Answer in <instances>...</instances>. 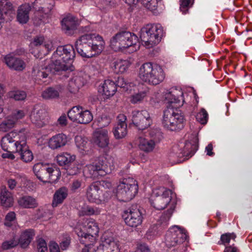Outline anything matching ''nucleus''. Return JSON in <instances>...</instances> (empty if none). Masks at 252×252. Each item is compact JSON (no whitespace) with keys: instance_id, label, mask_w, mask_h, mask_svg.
I'll return each mask as SVG.
<instances>
[{"instance_id":"obj_1","label":"nucleus","mask_w":252,"mask_h":252,"mask_svg":"<svg viewBox=\"0 0 252 252\" xmlns=\"http://www.w3.org/2000/svg\"><path fill=\"white\" fill-rule=\"evenodd\" d=\"M105 42L103 38L95 33L85 34L76 41L75 46L78 53L82 57L90 58L103 51Z\"/></svg>"},{"instance_id":"obj_2","label":"nucleus","mask_w":252,"mask_h":252,"mask_svg":"<svg viewBox=\"0 0 252 252\" xmlns=\"http://www.w3.org/2000/svg\"><path fill=\"white\" fill-rule=\"evenodd\" d=\"M75 57L74 49L72 45L59 46L53 55L51 67L59 72L68 70Z\"/></svg>"},{"instance_id":"obj_3","label":"nucleus","mask_w":252,"mask_h":252,"mask_svg":"<svg viewBox=\"0 0 252 252\" xmlns=\"http://www.w3.org/2000/svg\"><path fill=\"white\" fill-rule=\"evenodd\" d=\"M115 159L111 156L99 157L92 163L86 165L85 172L93 178L104 176L110 173L114 169Z\"/></svg>"},{"instance_id":"obj_4","label":"nucleus","mask_w":252,"mask_h":252,"mask_svg":"<svg viewBox=\"0 0 252 252\" xmlns=\"http://www.w3.org/2000/svg\"><path fill=\"white\" fill-rule=\"evenodd\" d=\"M139 76L143 81L156 85L163 81L165 74L160 66L147 63L140 67Z\"/></svg>"},{"instance_id":"obj_5","label":"nucleus","mask_w":252,"mask_h":252,"mask_svg":"<svg viewBox=\"0 0 252 252\" xmlns=\"http://www.w3.org/2000/svg\"><path fill=\"white\" fill-rule=\"evenodd\" d=\"M138 190L137 181L133 178L128 177L120 180L116 194L121 200L126 202L131 200L137 193Z\"/></svg>"},{"instance_id":"obj_6","label":"nucleus","mask_w":252,"mask_h":252,"mask_svg":"<svg viewBox=\"0 0 252 252\" xmlns=\"http://www.w3.org/2000/svg\"><path fill=\"white\" fill-rule=\"evenodd\" d=\"M163 30L160 25H147L140 31V38L145 45L151 48L158 44L163 35Z\"/></svg>"},{"instance_id":"obj_7","label":"nucleus","mask_w":252,"mask_h":252,"mask_svg":"<svg viewBox=\"0 0 252 252\" xmlns=\"http://www.w3.org/2000/svg\"><path fill=\"white\" fill-rule=\"evenodd\" d=\"M138 42V37L127 31L117 33L110 40V46L115 51H119L129 47L135 46Z\"/></svg>"},{"instance_id":"obj_8","label":"nucleus","mask_w":252,"mask_h":252,"mask_svg":"<svg viewBox=\"0 0 252 252\" xmlns=\"http://www.w3.org/2000/svg\"><path fill=\"white\" fill-rule=\"evenodd\" d=\"M163 126L171 131L182 129L185 125V119L183 115L177 110L167 109L163 111L162 119Z\"/></svg>"},{"instance_id":"obj_9","label":"nucleus","mask_w":252,"mask_h":252,"mask_svg":"<svg viewBox=\"0 0 252 252\" xmlns=\"http://www.w3.org/2000/svg\"><path fill=\"white\" fill-rule=\"evenodd\" d=\"M54 0H35L33 8L35 9L33 18L34 23L37 25L46 22L52 13L54 6Z\"/></svg>"},{"instance_id":"obj_10","label":"nucleus","mask_w":252,"mask_h":252,"mask_svg":"<svg viewBox=\"0 0 252 252\" xmlns=\"http://www.w3.org/2000/svg\"><path fill=\"white\" fill-rule=\"evenodd\" d=\"M33 171L36 177L44 183L54 182L60 176V172L57 168L50 167L41 163L34 164Z\"/></svg>"},{"instance_id":"obj_11","label":"nucleus","mask_w":252,"mask_h":252,"mask_svg":"<svg viewBox=\"0 0 252 252\" xmlns=\"http://www.w3.org/2000/svg\"><path fill=\"white\" fill-rule=\"evenodd\" d=\"M171 190L164 187L155 189L150 199L151 205L157 210L164 209L171 200Z\"/></svg>"},{"instance_id":"obj_12","label":"nucleus","mask_w":252,"mask_h":252,"mask_svg":"<svg viewBox=\"0 0 252 252\" xmlns=\"http://www.w3.org/2000/svg\"><path fill=\"white\" fill-rule=\"evenodd\" d=\"M198 139L195 138L193 143L188 141L185 144L175 145L173 146L170 154L171 158H188L194 155L198 149Z\"/></svg>"},{"instance_id":"obj_13","label":"nucleus","mask_w":252,"mask_h":252,"mask_svg":"<svg viewBox=\"0 0 252 252\" xmlns=\"http://www.w3.org/2000/svg\"><path fill=\"white\" fill-rule=\"evenodd\" d=\"M188 238L187 231L178 226L171 227L165 235V243L167 247H174L182 244Z\"/></svg>"},{"instance_id":"obj_14","label":"nucleus","mask_w":252,"mask_h":252,"mask_svg":"<svg viewBox=\"0 0 252 252\" xmlns=\"http://www.w3.org/2000/svg\"><path fill=\"white\" fill-rule=\"evenodd\" d=\"M67 116L72 122L82 124H89L93 119V114L90 111L80 106L73 107L68 111Z\"/></svg>"},{"instance_id":"obj_15","label":"nucleus","mask_w":252,"mask_h":252,"mask_svg":"<svg viewBox=\"0 0 252 252\" xmlns=\"http://www.w3.org/2000/svg\"><path fill=\"white\" fill-rule=\"evenodd\" d=\"M132 122L138 129L144 130L152 125V119L147 111L135 110L132 112Z\"/></svg>"},{"instance_id":"obj_16","label":"nucleus","mask_w":252,"mask_h":252,"mask_svg":"<svg viewBox=\"0 0 252 252\" xmlns=\"http://www.w3.org/2000/svg\"><path fill=\"white\" fill-rule=\"evenodd\" d=\"M22 136L16 132L8 133L1 140L2 149L6 152H16L21 143Z\"/></svg>"},{"instance_id":"obj_17","label":"nucleus","mask_w":252,"mask_h":252,"mask_svg":"<svg viewBox=\"0 0 252 252\" xmlns=\"http://www.w3.org/2000/svg\"><path fill=\"white\" fill-rule=\"evenodd\" d=\"M123 218L126 224L132 227H136L143 221V217L140 210L136 206H132L124 211Z\"/></svg>"},{"instance_id":"obj_18","label":"nucleus","mask_w":252,"mask_h":252,"mask_svg":"<svg viewBox=\"0 0 252 252\" xmlns=\"http://www.w3.org/2000/svg\"><path fill=\"white\" fill-rule=\"evenodd\" d=\"M106 193L107 195L102 196L101 195L102 194V190L99 189L97 184L93 183L87 189L86 196L89 202L99 204L110 197L111 194L109 193L108 191H106Z\"/></svg>"},{"instance_id":"obj_19","label":"nucleus","mask_w":252,"mask_h":252,"mask_svg":"<svg viewBox=\"0 0 252 252\" xmlns=\"http://www.w3.org/2000/svg\"><path fill=\"white\" fill-rule=\"evenodd\" d=\"M30 119L32 123L37 127H43L48 123V113L42 106L36 105L31 112Z\"/></svg>"},{"instance_id":"obj_20","label":"nucleus","mask_w":252,"mask_h":252,"mask_svg":"<svg viewBox=\"0 0 252 252\" xmlns=\"http://www.w3.org/2000/svg\"><path fill=\"white\" fill-rule=\"evenodd\" d=\"M94 143L100 148H105L109 144L108 131L106 129H96L93 133Z\"/></svg>"},{"instance_id":"obj_21","label":"nucleus","mask_w":252,"mask_h":252,"mask_svg":"<svg viewBox=\"0 0 252 252\" xmlns=\"http://www.w3.org/2000/svg\"><path fill=\"white\" fill-rule=\"evenodd\" d=\"M14 11L12 4L8 0H0V30L5 19L10 20L14 14Z\"/></svg>"},{"instance_id":"obj_22","label":"nucleus","mask_w":252,"mask_h":252,"mask_svg":"<svg viewBox=\"0 0 252 252\" xmlns=\"http://www.w3.org/2000/svg\"><path fill=\"white\" fill-rule=\"evenodd\" d=\"M75 232L80 243L85 245L84 248L90 249V246H93L96 242L97 236L91 235L83 231L81 226H78L76 228Z\"/></svg>"},{"instance_id":"obj_23","label":"nucleus","mask_w":252,"mask_h":252,"mask_svg":"<svg viewBox=\"0 0 252 252\" xmlns=\"http://www.w3.org/2000/svg\"><path fill=\"white\" fill-rule=\"evenodd\" d=\"M16 153L19 154L21 159L25 162H30L33 159V154L27 144L24 135L22 137L21 143H20Z\"/></svg>"},{"instance_id":"obj_24","label":"nucleus","mask_w":252,"mask_h":252,"mask_svg":"<svg viewBox=\"0 0 252 252\" xmlns=\"http://www.w3.org/2000/svg\"><path fill=\"white\" fill-rule=\"evenodd\" d=\"M4 60V63L10 68L16 71H22L26 66V64L24 61L11 54L5 56Z\"/></svg>"},{"instance_id":"obj_25","label":"nucleus","mask_w":252,"mask_h":252,"mask_svg":"<svg viewBox=\"0 0 252 252\" xmlns=\"http://www.w3.org/2000/svg\"><path fill=\"white\" fill-rule=\"evenodd\" d=\"M64 89V86L61 84L48 87L42 92L41 96L46 100L58 99Z\"/></svg>"},{"instance_id":"obj_26","label":"nucleus","mask_w":252,"mask_h":252,"mask_svg":"<svg viewBox=\"0 0 252 252\" xmlns=\"http://www.w3.org/2000/svg\"><path fill=\"white\" fill-rule=\"evenodd\" d=\"M52 63L48 66L43 67L39 65L34 66L32 70V75L35 79L41 80L43 78H46L49 75V73L55 74L59 72V70H54V67H51Z\"/></svg>"},{"instance_id":"obj_27","label":"nucleus","mask_w":252,"mask_h":252,"mask_svg":"<svg viewBox=\"0 0 252 252\" xmlns=\"http://www.w3.org/2000/svg\"><path fill=\"white\" fill-rule=\"evenodd\" d=\"M67 141V136L61 133L52 136L49 140L48 145L51 149L55 150L64 146Z\"/></svg>"},{"instance_id":"obj_28","label":"nucleus","mask_w":252,"mask_h":252,"mask_svg":"<svg viewBox=\"0 0 252 252\" xmlns=\"http://www.w3.org/2000/svg\"><path fill=\"white\" fill-rule=\"evenodd\" d=\"M102 243L106 246L107 250L110 252H120V242L114 240L111 234L105 233L102 237Z\"/></svg>"},{"instance_id":"obj_29","label":"nucleus","mask_w":252,"mask_h":252,"mask_svg":"<svg viewBox=\"0 0 252 252\" xmlns=\"http://www.w3.org/2000/svg\"><path fill=\"white\" fill-rule=\"evenodd\" d=\"M117 91L116 83L111 80H106L99 86L98 92L106 97L113 96Z\"/></svg>"},{"instance_id":"obj_30","label":"nucleus","mask_w":252,"mask_h":252,"mask_svg":"<svg viewBox=\"0 0 252 252\" xmlns=\"http://www.w3.org/2000/svg\"><path fill=\"white\" fill-rule=\"evenodd\" d=\"M68 190L65 187H62L58 189L54 193L53 197L52 206L53 208L57 207L62 204L67 198Z\"/></svg>"},{"instance_id":"obj_31","label":"nucleus","mask_w":252,"mask_h":252,"mask_svg":"<svg viewBox=\"0 0 252 252\" xmlns=\"http://www.w3.org/2000/svg\"><path fill=\"white\" fill-rule=\"evenodd\" d=\"M17 203L21 208L24 209H34L38 206L36 199L30 195H24L19 197Z\"/></svg>"},{"instance_id":"obj_32","label":"nucleus","mask_w":252,"mask_h":252,"mask_svg":"<svg viewBox=\"0 0 252 252\" xmlns=\"http://www.w3.org/2000/svg\"><path fill=\"white\" fill-rule=\"evenodd\" d=\"M0 199L1 206L4 208H10L13 205V194L5 187H2L1 189Z\"/></svg>"},{"instance_id":"obj_33","label":"nucleus","mask_w":252,"mask_h":252,"mask_svg":"<svg viewBox=\"0 0 252 252\" xmlns=\"http://www.w3.org/2000/svg\"><path fill=\"white\" fill-rule=\"evenodd\" d=\"M35 235L32 229H28L22 231L18 239V244L23 248H27L32 242Z\"/></svg>"},{"instance_id":"obj_34","label":"nucleus","mask_w":252,"mask_h":252,"mask_svg":"<svg viewBox=\"0 0 252 252\" xmlns=\"http://www.w3.org/2000/svg\"><path fill=\"white\" fill-rule=\"evenodd\" d=\"M31 7L29 4H22L18 7L17 20L21 24H26L29 20V12Z\"/></svg>"},{"instance_id":"obj_35","label":"nucleus","mask_w":252,"mask_h":252,"mask_svg":"<svg viewBox=\"0 0 252 252\" xmlns=\"http://www.w3.org/2000/svg\"><path fill=\"white\" fill-rule=\"evenodd\" d=\"M79 226H81L83 230L86 232L96 236H98L99 227L97 222L93 219H87L83 225Z\"/></svg>"},{"instance_id":"obj_36","label":"nucleus","mask_w":252,"mask_h":252,"mask_svg":"<svg viewBox=\"0 0 252 252\" xmlns=\"http://www.w3.org/2000/svg\"><path fill=\"white\" fill-rule=\"evenodd\" d=\"M85 80L80 75L73 76L68 83V89L72 93H75L79 89L84 86Z\"/></svg>"},{"instance_id":"obj_37","label":"nucleus","mask_w":252,"mask_h":252,"mask_svg":"<svg viewBox=\"0 0 252 252\" xmlns=\"http://www.w3.org/2000/svg\"><path fill=\"white\" fill-rule=\"evenodd\" d=\"M177 90L174 89L173 90L167 92L165 94V99L167 103L170 104H177L178 105H177V106L182 105L183 104L181 101H183V94L182 92H180V95H177Z\"/></svg>"},{"instance_id":"obj_38","label":"nucleus","mask_w":252,"mask_h":252,"mask_svg":"<svg viewBox=\"0 0 252 252\" xmlns=\"http://www.w3.org/2000/svg\"><path fill=\"white\" fill-rule=\"evenodd\" d=\"M130 65V63L127 60L118 59L112 64V68L114 73L122 74L126 72Z\"/></svg>"},{"instance_id":"obj_39","label":"nucleus","mask_w":252,"mask_h":252,"mask_svg":"<svg viewBox=\"0 0 252 252\" xmlns=\"http://www.w3.org/2000/svg\"><path fill=\"white\" fill-rule=\"evenodd\" d=\"M157 144L152 139L145 138L143 137L139 138L138 146L139 149L146 153L152 152Z\"/></svg>"},{"instance_id":"obj_40","label":"nucleus","mask_w":252,"mask_h":252,"mask_svg":"<svg viewBox=\"0 0 252 252\" xmlns=\"http://www.w3.org/2000/svg\"><path fill=\"white\" fill-rule=\"evenodd\" d=\"M75 156L67 153H63L56 157L57 161L61 166L68 165L74 161Z\"/></svg>"},{"instance_id":"obj_41","label":"nucleus","mask_w":252,"mask_h":252,"mask_svg":"<svg viewBox=\"0 0 252 252\" xmlns=\"http://www.w3.org/2000/svg\"><path fill=\"white\" fill-rule=\"evenodd\" d=\"M100 209L97 207H92L85 206L82 207L78 211V214L80 217L98 215L100 213Z\"/></svg>"},{"instance_id":"obj_42","label":"nucleus","mask_w":252,"mask_h":252,"mask_svg":"<svg viewBox=\"0 0 252 252\" xmlns=\"http://www.w3.org/2000/svg\"><path fill=\"white\" fill-rule=\"evenodd\" d=\"M62 27L66 32L74 30L75 28L74 18L72 16L64 18L62 21Z\"/></svg>"},{"instance_id":"obj_43","label":"nucleus","mask_w":252,"mask_h":252,"mask_svg":"<svg viewBox=\"0 0 252 252\" xmlns=\"http://www.w3.org/2000/svg\"><path fill=\"white\" fill-rule=\"evenodd\" d=\"M127 125L122 124V126L117 125L113 130V133L116 139H121L127 134Z\"/></svg>"},{"instance_id":"obj_44","label":"nucleus","mask_w":252,"mask_h":252,"mask_svg":"<svg viewBox=\"0 0 252 252\" xmlns=\"http://www.w3.org/2000/svg\"><path fill=\"white\" fill-rule=\"evenodd\" d=\"M161 0H143L144 6L154 14H157L158 8Z\"/></svg>"},{"instance_id":"obj_45","label":"nucleus","mask_w":252,"mask_h":252,"mask_svg":"<svg viewBox=\"0 0 252 252\" xmlns=\"http://www.w3.org/2000/svg\"><path fill=\"white\" fill-rule=\"evenodd\" d=\"M16 124L15 120H13L10 116H8L6 120L3 121L0 124V131L6 132L13 127Z\"/></svg>"},{"instance_id":"obj_46","label":"nucleus","mask_w":252,"mask_h":252,"mask_svg":"<svg viewBox=\"0 0 252 252\" xmlns=\"http://www.w3.org/2000/svg\"><path fill=\"white\" fill-rule=\"evenodd\" d=\"M116 85L117 87H119L123 88L126 91L130 90V88L134 86V84L131 82H127L124 78L118 77L116 81Z\"/></svg>"},{"instance_id":"obj_47","label":"nucleus","mask_w":252,"mask_h":252,"mask_svg":"<svg viewBox=\"0 0 252 252\" xmlns=\"http://www.w3.org/2000/svg\"><path fill=\"white\" fill-rule=\"evenodd\" d=\"M150 139L154 140L156 143H158L162 138V135L160 130L158 128H154L151 130L149 133Z\"/></svg>"},{"instance_id":"obj_48","label":"nucleus","mask_w":252,"mask_h":252,"mask_svg":"<svg viewBox=\"0 0 252 252\" xmlns=\"http://www.w3.org/2000/svg\"><path fill=\"white\" fill-rule=\"evenodd\" d=\"M18 245V240L15 237L3 242L1 245V249L7 250L14 248Z\"/></svg>"},{"instance_id":"obj_49","label":"nucleus","mask_w":252,"mask_h":252,"mask_svg":"<svg viewBox=\"0 0 252 252\" xmlns=\"http://www.w3.org/2000/svg\"><path fill=\"white\" fill-rule=\"evenodd\" d=\"M76 146L81 150H84L88 143L87 139L81 135H77L75 138Z\"/></svg>"},{"instance_id":"obj_50","label":"nucleus","mask_w":252,"mask_h":252,"mask_svg":"<svg viewBox=\"0 0 252 252\" xmlns=\"http://www.w3.org/2000/svg\"><path fill=\"white\" fill-rule=\"evenodd\" d=\"M208 118V115L205 109L202 108L196 116V119L198 122L201 124L207 123Z\"/></svg>"},{"instance_id":"obj_51","label":"nucleus","mask_w":252,"mask_h":252,"mask_svg":"<svg viewBox=\"0 0 252 252\" xmlns=\"http://www.w3.org/2000/svg\"><path fill=\"white\" fill-rule=\"evenodd\" d=\"M146 96V93L141 92L133 94L130 97V102L132 104H136L141 102Z\"/></svg>"},{"instance_id":"obj_52","label":"nucleus","mask_w":252,"mask_h":252,"mask_svg":"<svg viewBox=\"0 0 252 252\" xmlns=\"http://www.w3.org/2000/svg\"><path fill=\"white\" fill-rule=\"evenodd\" d=\"M15 220V213L13 211L9 212L5 216L4 224L7 227H11L12 225V222Z\"/></svg>"},{"instance_id":"obj_53","label":"nucleus","mask_w":252,"mask_h":252,"mask_svg":"<svg viewBox=\"0 0 252 252\" xmlns=\"http://www.w3.org/2000/svg\"><path fill=\"white\" fill-rule=\"evenodd\" d=\"M20 178H23L25 179V177H22L21 175H17L16 177V179H13L12 178H9L7 180V184L8 188L10 190H13L16 187L17 185L18 181L17 180Z\"/></svg>"},{"instance_id":"obj_54","label":"nucleus","mask_w":252,"mask_h":252,"mask_svg":"<svg viewBox=\"0 0 252 252\" xmlns=\"http://www.w3.org/2000/svg\"><path fill=\"white\" fill-rule=\"evenodd\" d=\"M236 237V235L233 233H226L221 235L220 241L222 244L225 245L226 244H228L231 239L234 240Z\"/></svg>"},{"instance_id":"obj_55","label":"nucleus","mask_w":252,"mask_h":252,"mask_svg":"<svg viewBox=\"0 0 252 252\" xmlns=\"http://www.w3.org/2000/svg\"><path fill=\"white\" fill-rule=\"evenodd\" d=\"M26 94L24 91H18L11 95V97L13 98L16 100H23L26 97Z\"/></svg>"},{"instance_id":"obj_56","label":"nucleus","mask_w":252,"mask_h":252,"mask_svg":"<svg viewBox=\"0 0 252 252\" xmlns=\"http://www.w3.org/2000/svg\"><path fill=\"white\" fill-rule=\"evenodd\" d=\"M180 1L181 10L183 12V13L186 14L188 11L190 0H180Z\"/></svg>"},{"instance_id":"obj_57","label":"nucleus","mask_w":252,"mask_h":252,"mask_svg":"<svg viewBox=\"0 0 252 252\" xmlns=\"http://www.w3.org/2000/svg\"><path fill=\"white\" fill-rule=\"evenodd\" d=\"M25 113H24V111L19 110H15L13 112L11 115L10 116L13 119L15 120V122L16 123L17 121L19 119H22L25 116Z\"/></svg>"},{"instance_id":"obj_58","label":"nucleus","mask_w":252,"mask_h":252,"mask_svg":"<svg viewBox=\"0 0 252 252\" xmlns=\"http://www.w3.org/2000/svg\"><path fill=\"white\" fill-rule=\"evenodd\" d=\"M37 249L38 252H47V244L45 240L40 239L38 241Z\"/></svg>"},{"instance_id":"obj_59","label":"nucleus","mask_w":252,"mask_h":252,"mask_svg":"<svg viewBox=\"0 0 252 252\" xmlns=\"http://www.w3.org/2000/svg\"><path fill=\"white\" fill-rule=\"evenodd\" d=\"M70 238L68 236L64 238L62 242L60 243V245L62 250H66L69 247L70 244Z\"/></svg>"},{"instance_id":"obj_60","label":"nucleus","mask_w":252,"mask_h":252,"mask_svg":"<svg viewBox=\"0 0 252 252\" xmlns=\"http://www.w3.org/2000/svg\"><path fill=\"white\" fill-rule=\"evenodd\" d=\"M174 210V207H171L167 212L164 213L161 217V220L163 221H168L171 217Z\"/></svg>"},{"instance_id":"obj_61","label":"nucleus","mask_w":252,"mask_h":252,"mask_svg":"<svg viewBox=\"0 0 252 252\" xmlns=\"http://www.w3.org/2000/svg\"><path fill=\"white\" fill-rule=\"evenodd\" d=\"M95 184H97V186L100 188H103L104 189H110L112 188V184L110 182L107 180H101L99 182H94Z\"/></svg>"},{"instance_id":"obj_62","label":"nucleus","mask_w":252,"mask_h":252,"mask_svg":"<svg viewBox=\"0 0 252 252\" xmlns=\"http://www.w3.org/2000/svg\"><path fill=\"white\" fill-rule=\"evenodd\" d=\"M44 40L43 36H36L35 37L33 41L31 43V45L32 46H38L43 44Z\"/></svg>"},{"instance_id":"obj_63","label":"nucleus","mask_w":252,"mask_h":252,"mask_svg":"<svg viewBox=\"0 0 252 252\" xmlns=\"http://www.w3.org/2000/svg\"><path fill=\"white\" fill-rule=\"evenodd\" d=\"M110 122L111 120L109 117L106 116H102L99 121V126H107L110 123Z\"/></svg>"},{"instance_id":"obj_64","label":"nucleus","mask_w":252,"mask_h":252,"mask_svg":"<svg viewBox=\"0 0 252 252\" xmlns=\"http://www.w3.org/2000/svg\"><path fill=\"white\" fill-rule=\"evenodd\" d=\"M81 181L79 180H74L70 185V189L73 191H75L77 189L80 188L81 186Z\"/></svg>"}]
</instances>
